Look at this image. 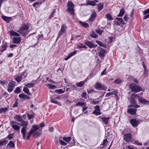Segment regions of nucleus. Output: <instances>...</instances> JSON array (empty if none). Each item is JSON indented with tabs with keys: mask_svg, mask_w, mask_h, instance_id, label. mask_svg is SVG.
<instances>
[{
	"mask_svg": "<svg viewBox=\"0 0 149 149\" xmlns=\"http://www.w3.org/2000/svg\"><path fill=\"white\" fill-rule=\"evenodd\" d=\"M130 88L132 92L137 93L142 91V88L134 83L131 84L130 86Z\"/></svg>",
	"mask_w": 149,
	"mask_h": 149,
	"instance_id": "nucleus-1",
	"label": "nucleus"
},
{
	"mask_svg": "<svg viewBox=\"0 0 149 149\" xmlns=\"http://www.w3.org/2000/svg\"><path fill=\"white\" fill-rule=\"evenodd\" d=\"M67 6L68 7L67 11L70 13L71 15H74V4L72 2L69 1Z\"/></svg>",
	"mask_w": 149,
	"mask_h": 149,
	"instance_id": "nucleus-2",
	"label": "nucleus"
},
{
	"mask_svg": "<svg viewBox=\"0 0 149 149\" xmlns=\"http://www.w3.org/2000/svg\"><path fill=\"white\" fill-rule=\"evenodd\" d=\"M16 82L15 81L11 80L8 85L7 91L9 92H11L15 88Z\"/></svg>",
	"mask_w": 149,
	"mask_h": 149,
	"instance_id": "nucleus-3",
	"label": "nucleus"
},
{
	"mask_svg": "<svg viewBox=\"0 0 149 149\" xmlns=\"http://www.w3.org/2000/svg\"><path fill=\"white\" fill-rule=\"evenodd\" d=\"M141 120H137L136 118H133L130 119V122L132 126L134 127H137L140 123Z\"/></svg>",
	"mask_w": 149,
	"mask_h": 149,
	"instance_id": "nucleus-4",
	"label": "nucleus"
},
{
	"mask_svg": "<svg viewBox=\"0 0 149 149\" xmlns=\"http://www.w3.org/2000/svg\"><path fill=\"white\" fill-rule=\"evenodd\" d=\"M26 76V74L25 72H24L20 74L19 75L17 76L15 78V79L18 83H19L21 81L22 79L25 78Z\"/></svg>",
	"mask_w": 149,
	"mask_h": 149,
	"instance_id": "nucleus-5",
	"label": "nucleus"
},
{
	"mask_svg": "<svg viewBox=\"0 0 149 149\" xmlns=\"http://www.w3.org/2000/svg\"><path fill=\"white\" fill-rule=\"evenodd\" d=\"M29 27V26H27L26 24H23L22 27L20 28L19 30L17 31H16L19 33L23 35V36H25V34H24V31L28 29Z\"/></svg>",
	"mask_w": 149,
	"mask_h": 149,
	"instance_id": "nucleus-6",
	"label": "nucleus"
},
{
	"mask_svg": "<svg viewBox=\"0 0 149 149\" xmlns=\"http://www.w3.org/2000/svg\"><path fill=\"white\" fill-rule=\"evenodd\" d=\"M123 137L124 140L126 142H129L133 141L132 134L130 133L125 134Z\"/></svg>",
	"mask_w": 149,
	"mask_h": 149,
	"instance_id": "nucleus-7",
	"label": "nucleus"
},
{
	"mask_svg": "<svg viewBox=\"0 0 149 149\" xmlns=\"http://www.w3.org/2000/svg\"><path fill=\"white\" fill-rule=\"evenodd\" d=\"M97 51H100L98 53L99 57L101 59H103L105 56V51L100 47H98L97 48Z\"/></svg>",
	"mask_w": 149,
	"mask_h": 149,
	"instance_id": "nucleus-8",
	"label": "nucleus"
},
{
	"mask_svg": "<svg viewBox=\"0 0 149 149\" xmlns=\"http://www.w3.org/2000/svg\"><path fill=\"white\" fill-rule=\"evenodd\" d=\"M67 27L65 24H63L61 27V29L57 36V38H59L63 34L65 33L66 32V29Z\"/></svg>",
	"mask_w": 149,
	"mask_h": 149,
	"instance_id": "nucleus-9",
	"label": "nucleus"
},
{
	"mask_svg": "<svg viewBox=\"0 0 149 149\" xmlns=\"http://www.w3.org/2000/svg\"><path fill=\"white\" fill-rule=\"evenodd\" d=\"M138 100L141 103L148 105H149V101L146 99L143 98V97H139V96L137 97Z\"/></svg>",
	"mask_w": 149,
	"mask_h": 149,
	"instance_id": "nucleus-10",
	"label": "nucleus"
},
{
	"mask_svg": "<svg viewBox=\"0 0 149 149\" xmlns=\"http://www.w3.org/2000/svg\"><path fill=\"white\" fill-rule=\"evenodd\" d=\"M95 88L98 90H103L105 89V87L102 84L99 83H96L95 86Z\"/></svg>",
	"mask_w": 149,
	"mask_h": 149,
	"instance_id": "nucleus-11",
	"label": "nucleus"
},
{
	"mask_svg": "<svg viewBox=\"0 0 149 149\" xmlns=\"http://www.w3.org/2000/svg\"><path fill=\"white\" fill-rule=\"evenodd\" d=\"M116 20L115 21V23L117 25L120 26L121 24H125L122 18L116 17Z\"/></svg>",
	"mask_w": 149,
	"mask_h": 149,
	"instance_id": "nucleus-12",
	"label": "nucleus"
},
{
	"mask_svg": "<svg viewBox=\"0 0 149 149\" xmlns=\"http://www.w3.org/2000/svg\"><path fill=\"white\" fill-rule=\"evenodd\" d=\"M85 44L90 48H95L97 47V45L93 44L91 42L86 40L85 42Z\"/></svg>",
	"mask_w": 149,
	"mask_h": 149,
	"instance_id": "nucleus-13",
	"label": "nucleus"
},
{
	"mask_svg": "<svg viewBox=\"0 0 149 149\" xmlns=\"http://www.w3.org/2000/svg\"><path fill=\"white\" fill-rule=\"evenodd\" d=\"M27 130V127L26 126L23 127H22L21 130V132L23 135V138L24 139L25 137L26 134V131Z\"/></svg>",
	"mask_w": 149,
	"mask_h": 149,
	"instance_id": "nucleus-14",
	"label": "nucleus"
},
{
	"mask_svg": "<svg viewBox=\"0 0 149 149\" xmlns=\"http://www.w3.org/2000/svg\"><path fill=\"white\" fill-rule=\"evenodd\" d=\"M143 15H145L143 17V19H146L149 17V8L145 10L143 12Z\"/></svg>",
	"mask_w": 149,
	"mask_h": 149,
	"instance_id": "nucleus-15",
	"label": "nucleus"
},
{
	"mask_svg": "<svg viewBox=\"0 0 149 149\" xmlns=\"http://www.w3.org/2000/svg\"><path fill=\"white\" fill-rule=\"evenodd\" d=\"M136 109L130 108L128 109L127 112L129 114L131 115H134L136 113Z\"/></svg>",
	"mask_w": 149,
	"mask_h": 149,
	"instance_id": "nucleus-16",
	"label": "nucleus"
},
{
	"mask_svg": "<svg viewBox=\"0 0 149 149\" xmlns=\"http://www.w3.org/2000/svg\"><path fill=\"white\" fill-rule=\"evenodd\" d=\"M131 102L132 103L131 105L128 106V107L129 108L132 107H134L135 108H138L140 107V106L139 105H137L136 104L135 101L134 99H132Z\"/></svg>",
	"mask_w": 149,
	"mask_h": 149,
	"instance_id": "nucleus-17",
	"label": "nucleus"
},
{
	"mask_svg": "<svg viewBox=\"0 0 149 149\" xmlns=\"http://www.w3.org/2000/svg\"><path fill=\"white\" fill-rule=\"evenodd\" d=\"M19 97L20 98L22 99H29V97L28 96L25 94L24 93H21L19 95Z\"/></svg>",
	"mask_w": 149,
	"mask_h": 149,
	"instance_id": "nucleus-18",
	"label": "nucleus"
},
{
	"mask_svg": "<svg viewBox=\"0 0 149 149\" xmlns=\"http://www.w3.org/2000/svg\"><path fill=\"white\" fill-rule=\"evenodd\" d=\"M117 92H118L116 90H114L113 91L107 93L106 94L105 96L109 97L112 95H116Z\"/></svg>",
	"mask_w": 149,
	"mask_h": 149,
	"instance_id": "nucleus-19",
	"label": "nucleus"
},
{
	"mask_svg": "<svg viewBox=\"0 0 149 149\" xmlns=\"http://www.w3.org/2000/svg\"><path fill=\"white\" fill-rule=\"evenodd\" d=\"M96 17V13L95 12H93L91 15L90 17L89 18L88 20L91 22H93L95 20V18Z\"/></svg>",
	"mask_w": 149,
	"mask_h": 149,
	"instance_id": "nucleus-20",
	"label": "nucleus"
},
{
	"mask_svg": "<svg viewBox=\"0 0 149 149\" xmlns=\"http://www.w3.org/2000/svg\"><path fill=\"white\" fill-rule=\"evenodd\" d=\"M13 41L14 43L15 44L19 43L21 42L20 37H13Z\"/></svg>",
	"mask_w": 149,
	"mask_h": 149,
	"instance_id": "nucleus-21",
	"label": "nucleus"
},
{
	"mask_svg": "<svg viewBox=\"0 0 149 149\" xmlns=\"http://www.w3.org/2000/svg\"><path fill=\"white\" fill-rule=\"evenodd\" d=\"M7 43L5 42L3 45L2 46L1 48L0 49V52H3L4 51L6 50L7 49Z\"/></svg>",
	"mask_w": 149,
	"mask_h": 149,
	"instance_id": "nucleus-22",
	"label": "nucleus"
},
{
	"mask_svg": "<svg viewBox=\"0 0 149 149\" xmlns=\"http://www.w3.org/2000/svg\"><path fill=\"white\" fill-rule=\"evenodd\" d=\"M23 91L24 93L28 95H31V93L29 92V89L27 88V87L25 86L23 89Z\"/></svg>",
	"mask_w": 149,
	"mask_h": 149,
	"instance_id": "nucleus-23",
	"label": "nucleus"
},
{
	"mask_svg": "<svg viewBox=\"0 0 149 149\" xmlns=\"http://www.w3.org/2000/svg\"><path fill=\"white\" fill-rule=\"evenodd\" d=\"M2 18L5 21L7 22H9L12 19L11 17H8L5 16H3L2 17Z\"/></svg>",
	"mask_w": 149,
	"mask_h": 149,
	"instance_id": "nucleus-24",
	"label": "nucleus"
},
{
	"mask_svg": "<svg viewBox=\"0 0 149 149\" xmlns=\"http://www.w3.org/2000/svg\"><path fill=\"white\" fill-rule=\"evenodd\" d=\"M10 34L13 36H19L20 35L17 33L15 32L13 30H11L10 31Z\"/></svg>",
	"mask_w": 149,
	"mask_h": 149,
	"instance_id": "nucleus-25",
	"label": "nucleus"
},
{
	"mask_svg": "<svg viewBox=\"0 0 149 149\" xmlns=\"http://www.w3.org/2000/svg\"><path fill=\"white\" fill-rule=\"evenodd\" d=\"M96 43L100 46L106 47V45L104 43L98 40H96Z\"/></svg>",
	"mask_w": 149,
	"mask_h": 149,
	"instance_id": "nucleus-26",
	"label": "nucleus"
},
{
	"mask_svg": "<svg viewBox=\"0 0 149 149\" xmlns=\"http://www.w3.org/2000/svg\"><path fill=\"white\" fill-rule=\"evenodd\" d=\"M86 6L90 5L92 6H95L96 5V3L95 2L93 1H87V3L86 4Z\"/></svg>",
	"mask_w": 149,
	"mask_h": 149,
	"instance_id": "nucleus-27",
	"label": "nucleus"
},
{
	"mask_svg": "<svg viewBox=\"0 0 149 149\" xmlns=\"http://www.w3.org/2000/svg\"><path fill=\"white\" fill-rule=\"evenodd\" d=\"M14 118L17 121L20 122L22 121V119L19 115H17L16 116H15Z\"/></svg>",
	"mask_w": 149,
	"mask_h": 149,
	"instance_id": "nucleus-28",
	"label": "nucleus"
},
{
	"mask_svg": "<svg viewBox=\"0 0 149 149\" xmlns=\"http://www.w3.org/2000/svg\"><path fill=\"white\" fill-rule=\"evenodd\" d=\"M90 35L91 37L93 38H96L98 36L97 34L93 31L90 32Z\"/></svg>",
	"mask_w": 149,
	"mask_h": 149,
	"instance_id": "nucleus-29",
	"label": "nucleus"
},
{
	"mask_svg": "<svg viewBox=\"0 0 149 149\" xmlns=\"http://www.w3.org/2000/svg\"><path fill=\"white\" fill-rule=\"evenodd\" d=\"M9 146L10 147L9 149H10V148H14L15 147V144L13 142L11 141H10L7 144V147Z\"/></svg>",
	"mask_w": 149,
	"mask_h": 149,
	"instance_id": "nucleus-30",
	"label": "nucleus"
},
{
	"mask_svg": "<svg viewBox=\"0 0 149 149\" xmlns=\"http://www.w3.org/2000/svg\"><path fill=\"white\" fill-rule=\"evenodd\" d=\"M86 105V102H78L75 104V106H85Z\"/></svg>",
	"mask_w": 149,
	"mask_h": 149,
	"instance_id": "nucleus-31",
	"label": "nucleus"
},
{
	"mask_svg": "<svg viewBox=\"0 0 149 149\" xmlns=\"http://www.w3.org/2000/svg\"><path fill=\"white\" fill-rule=\"evenodd\" d=\"M125 13L124 9H123L120 11L119 14L117 15V16L118 17H121Z\"/></svg>",
	"mask_w": 149,
	"mask_h": 149,
	"instance_id": "nucleus-32",
	"label": "nucleus"
},
{
	"mask_svg": "<svg viewBox=\"0 0 149 149\" xmlns=\"http://www.w3.org/2000/svg\"><path fill=\"white\" fill-rule=\"evenodd\" d=\"M109 119V118L108 117H104L102 118V120L106 124H107L108 123V122Z\"/></svg>",
	"mask_w": 149,
	"mask_h": 149,
	"instance_id": "nucleus-33",
	"label": "nucleus"
},
{
	"mask_svg": "<svg viewBox=\"0 0 149 149\" xmlns=\"http://www.w3.org/2000/svg\"><path fill=\"white\" fill-rule=\"evenodd\" d=\"M80 24L85 28H88L89 26L88 24L87 23H84L79 21Z\"/></svg>",
	"mask_w": 149,
	"mask_h": 149,
	"instance_id": "nucleus-34",
	"label": "nucleus"
},
{
	"mask_svg": "<svg viewBox=\"0 0 149 149\" xmlns=\"http://www.w3.org/2000/svg\"><path fill=\"white\" fill-rule=\"evenodd\" d=\"M39 127L37 125H33V127L31 130H33V132H34L35 131L39 129Z\"/></svg>",
	"mask_w": 149,
	"mask_h": 149,
	"instance_id": "nucleus-35",
	"label": "nucleus"
},
{
	"mask_svg": "<svg viewBox=\"0 0 149 149\" xmlns=\"http://www.w3.org/2000/svg\"><path fill=\"white\" fill-rule=\"evenodd\" d=\"M71 139V138L70 137H63V140L67 143H69Z\"/></svg>",
	"mask_w": 149,
	"mask_h": 149,
	"instance_id": "nucleus-36",
	"label": "nucleus"
},
{
	"mask_svg": "<svg viewBox=\"0 0 149 149\" xmlns=\"http://www.w3.org/2000/svg\"><path fill=\"white\" fill-rule=\"evenodd\" d=\"M64 90L62 89H56L55 90V92L58 94H62L65 92V88H64Z\"/></svg>",
	"mask_w": 149,
	"mask_h": 149,
	"instance_id": "nucleus-37",
	"label": "nucleus"
},
{
	"mask_svg": "<svg viewBox=\"0 0 149 149\" xmlns=\"http://www.w3.org/2000/svg\"><path fill=\"white\" fill-rule=\"evenodd\" d=\"M84 83V81H81L78 83H76V85L79 87H82L83 86Z\"/></svg>",
	"mask_w": 149,
	"mask_h": 149,
	"instance_id": "nucleus-38",
	"label": "nucleus"
},
{
	"mask_svg": "<svg viewBox=\"0 0 149 149\" xmlns=\"http://www.w3.org/2000/svg\"><path fill=\"white\" fill-rule=\"evenodd\" d=\"M8 109V108L7 107L2 108L0 109V114L3 112H6Z\"/></svg>",
	"mask_w": 149,
	"mask_h": 149,
	"instance_id": "nucleus-39",
	"label": "nucleus"
},
{
	"mask_svg": "<svg viewBox=\"0 0 149 149\" xmlns=\"http://www.w3.org/2000/svg\"><path fill=\"white\" fill-rule=\"evenodd\" d=\"M91 104H98V103L100 102V101H95V99H91Z\"/></svg>",
	"mask_w": 149,
	"mask_h": 149,
	"instance_id": "nucleus-40",
	"label": "nucleus"
},
{
	"mask_svg": "<svg viewBox=\"0 0 149 149\" xmlns=\"http://www.w3.org/2000/svg\"><path fill=\"white\" fill-rule=\"evenodd\" d=\"M97 6L98 8V10H99V11L103 9V5L102 3H98Z\"/></svg>",
	"mask_w": 149,
	"mask_h": 149,
	"instance_id": "nucleus-41",
	"label": "nucleus"
},
{
	"mask_svg": "<svg viewBox=\"0 0 149 149\" xmlns=\"http://www.w3.org/2000/svg\"><path fill=\"white\" fill-rule=\"evenodd\" d=\"M33 130H31L27 134V137H26V139L28 140L29 139V138L31 136V134L33 133Z\"/></svg>",
	"mask_w": 149,
	"mask_h": 149,
	"instance_id": "nucleus-42",
	"label": "nucleus"
},
{
	"mask_svg": "<svg viewBox=\"0 0 149 149\" xmlns=\"http://www.w3.org/2000/svg\"><path fill=\"white\" fill-rule=\"evenodd\" d=\"M8 142V140H4L1 141H0V146H3L7 144Z\"/></svg>",
	"mask_w": 149,
	"mask_h": 149,
	"instance_id": "nucleus-43",
	"label": "nucleus"
},
{
	"mask_svg": "<svg viewBox=\"0 0 149 149\" xmlns=\"http://www.w3.org/2000/svg\"><path fill=\"white\" fill-rule=\"evenodd\" d=\"M47 86L51 89H54L56 88V86L54 85H52L49 84H47Z\"/></svg>",
	"mask_w": 149,
	"mask_h": 149,
	"instance_id": "nucleus-44",
	"label": "nucleus"
},
{
	"mask_svg": "<svg viewBox=\"0 0 149 149\" xmlns=\"http://www.w3.org/2000/svg\"><path fill=\"white\" fill-rule=\"evenodd\" d=\"M106 17L109 20H111L113 19L111 15L110 14H107L106 15Z\"/></svg>",
	"mask_w": 149,
	"mask_h": 149,
	"instance_id": "nucleus-45",
	"label": "nucleus"
},
{
	"mask_svg": "<svg viewBox=\"0 0 149 149\" xmlns=\"http://www.w3.org/2000/svg\"><path fill=\"white\" fill-rule=\"evenodd\" d=\"M34 84L33 83H28L26 84L25 85V86L28 88H30L31 87H33L34 86Z\"/></svg>",
	"mask_w": 149,
	"mask_h": 149,
	"instance_id": "nucleus-46",
	"label": "nucleus"
},
{
	"mask_svg": "<svg viewBox=\"0 0 149 149\" xmlns=\"http://www.w3.org/2000/svg\"><path fill=\"white\" fill-rule=\"evenodd\" d=\"M14 134V133H12V134H9L7 136L6 138H8L9 140H11L13 138Z\"/></svg>",
	"mask_w": 149,
	"mask_h": 149,
	"instance_id": "nucleus-47",
	"label": "nucleus"
},
{
	"mask_svg": "<svg viewBox=\"0 0 149 149\" xmlns=\"http://www.w3.org/2000/svg\"><path fill=\"white\" fill-rule=\"evenodd\" d=\"M93 113L96 116L100 115L101 114L100 111H97V110H94L93 112Z\"/></svg>",
	"mask_w": 149,
	"mask_h": 149,
	"instance_id": "nucleus-48",
	"label": "nucleus"
},
{
	"mask_svg": "<svg viewBox=\"0 0 149 149\" xmlns=\"http://www.w3.org/2000/svg\"><path fill=\"white\" fill-rule=\"evenodd\" d=\"M21 90L19 87H17L14 91V92L15 93H19L20 92Z\"/></svg>",
	"mask_w": 149,
	"mask_h": 149,
	"instance_id": "nucleus-49",
	"label": "nucleus"
},
{
	"mask_svg": "<svg viewBox=\"0 0 149 149\" xmlns=\"http://www.w3.org/2000/svg\"><path fill=\"white\" fill-rule=\"evenodd\" d=\"M108 141L107 140V139L104 140L102 145L104 147H105L107 144Z\"/></svg>",
	"mask_w": 149,
	"mask_h": 149,
	"instance_id": "nucleus-50",
	"label": "nucleus"
},
{
	"mask_svg": "<svg viewBox=\"0 0 149 149\" xmlns=\"http://www.w3.org/2000/svg\"><path fill=\"white\" fill-rule=\"evenodd\" d=\"M21 122L22 123L21 124V126H25L27 127V125H28V123L27 122L24 121L23 120H22V122Z\"/></svg>",
	"mask_w": 149,
	"mask_h": 149,
	"instance_id": "nucleus-51",
	"label": "nucleus"
},
{
	"mask_svg": "<svg viewBox=\"0 0 149 149\" xmlns=\"http://www.w3.org/2000/svg\"><path fill=\"white\" fill-rule=\"evenodd\" d=\"M103 30H100V29H98L97 30H96L95 31L97 33L99 34V35H102V33L103 32Z\"/></svg>",
	"mask_w": 149,
	"mask_h": 149,
	"instance_id": "nucleus-52",
	"label": "nucleus"
},
{
	"mask_svg": "<svg viewBox=\"0 0 149 149\" xmlns=\"http://www.w3.org/2000/svg\"><path fill=\"white\" fill-rule=\"evenodd\" d=\"M56 12V10L54 9L52 11V13L49 16V18L50 19L52 18V17H54V14Z\"/></svg>",
	"mask_w": 149,
	"mask_h": 149,
	"instance_id": "nucleus-53",
	"label": "nucleus"
},
{
	"mask_svg": "<svg viewBox=\"0 0 149 149\" xmlns=\"http://www.w3.org/2000/svg\"><path fill=\"white\" fill-rule=\"evenodd\" d=\"M15 130H19L20 129L19 127L17 125H13V127H12Z\"/></svg>",
	"mask_w": 149,
	"mask_h": 149,
	"instance_id": "nucleus-54",
	"label": "nucleus"
},
{
	"mask_svg": "<svg viewBox=\"0 0 149 149\" xmlns=\"http://www.w3.org/2000/svg\"><path fill=\"white\" fill-rule=\"evenodd\" d=\"M27 116L28 118L30 120L34 117L33 115V114H27Z\"/></svg>",
	"mask_w": 149,
	"mask_h": 149,
	"instance_id": "nucleus-55",
	"label": "nucleus"
},
{
	"mask_svg": "<svg viewBox=\"0 0 149 149\" xmlns=\"http://www.w3.org/2000/svg\"><path fill=\"white\" fill-rule=\"evenodd\" d=\"M77 52L76 51H74L73 52H71L68 55L70 57H71L72 56L75 54H76Z\"/></svg>",
	"mask_w": 149,
	"mask_h": 149,
	"instance_id": "nucleus-56",
	"label": "nucleus"
},
{
	"mask_svg": "<svg viewBox=\"0 0 149 149\" xmlns=\"http://www.w3.org/2000/svg\"><path fill=\"white\" fill-rule=\"evenodd\" d=\"M59 143L61 145L63 146H65L67 144V143H66L65 142L61 140H60Z\"/></svg>",
	"mask_w": 149,
	"mask_h": 149,
	"instance_id": "nucleus-57",
	"label": "nucleus"
},
{
	"mask_svg": "<svg viewBox=\"0 0 149 149\" xmlns=\"http://www.w3.org/2000/svg\"><path fill=\"white\" fill-rule=\"evenodd\" d=\"M81 97L85 99L87 98V93L86 92H83Z\"/></svg>",
	"mask_w": 149,
	"mask_h": 149,
	"instance_id": "nucleus-58",
	"label": "nucleus"
},
{
	"mask_svg": "<svg viewBox=\"0 0 149 149\" xmlns=\"http://www.w3.org/2000/svg\"><path fill=\"white\" fill-rule=\"evenodd\" d=\"M115 82L116 84H119L121 83V80L119 79H117L115 80Z\"/></svg>",
	"mask_w": 149,
	"mask_h": 149,
	"instance_id": "nucleus-59",
	"label": "nucleus"
},
{
	"mask_svg": "<svg viewBox=\"0 0 149 149\" xmlns=\"http://www.w3.org/2000/svg\"><path fill=\"white\" fill-rule=\"evenodd\" d=\"M126 149H135L132 146L129 145L126 146L125 148Z\"/></svg>",
	"mask_w": 149,
	"mask_h": 149,
	"instance_id": "nucleus-60",
	"label": "nucleus"
},
{
	"mask_svg": "<svg viewBox=\"0 0 149 149\" xmlns=\"http://www.w3.org/2000/svg\"><path fill=\"white\" fill-rule=\"evenodd\" d=\"M78 48H85L86 47V46H85V45H78Z\"/></svg>",
	"mask_w": 149,
	"mask_h": 149,
	"instance_id": "nucleus-61",
	"label": "nucleus"
},
{
	"mask_svg": "<svg viewBox=\"0 0 149 149\" xmlns=\"http://www.w3.org/2000/svg\"><path fill=\"white\" fill-rule=\"evenodd\" d=\"M87 92L88 93H93L95 92V91L93 89H89V90H88Z\"/></svg>",
	"mask_w": 149,
	"mask_h": 149,
	"instance_id": "nucleus-62",
	"label": "nucleus"
},
{
	"mask_svg": "<svg viewBox=\"0 0 149 149\" xmlns=\"http://www.w3.org/2000/svg\"><path fill=\"white\" fill-rule=\"evenodd\" d=\"M51 102L54 103L56 104H58V102L55 100H54L51 99Z\"/></svg>",
	"mask_w": 149,
	"mask_h": 149,
	"instance_id": "nucleus-63",
	"label": "nucleus"
},
{
	"mask_svg": "<svg viewBox=\"0 0 149 149\" xmlns=\"http://www.w3.org/2000/svg\"><path fill=\"white\" fill-rule=\"evenodd\" d=\"M124 19V20L126 22H127L128 19V17H127V15H125V16L123 17Z\"/></svg>",
	"mask_w": 149,
	"mask_h": 149,
	"instance_id": "nucleus-64",
	"label": "nucleus"
}]
</instances>
